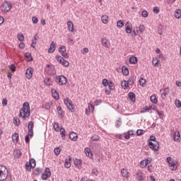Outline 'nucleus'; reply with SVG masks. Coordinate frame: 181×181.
<instances>
[{
  "instance_id": "obj_8",
  "label": "nucleus",
  "mask_w": 181,
  "mask_h": 181,
  "mask_svg": "<svg viewBox=\"0 0 181 181\" xmlns=\"http://www.w3.org/2000/svg\"><path fill=\"white\" fill-rule=\"evenodd\" d=\"M148 146L153 151H159V142L158 141H154V143H152V141H149Z\"/></svg>"
},
{
  "instance_id": "obj_15",
  "label": "nucleus",
  "mask_w": 181,
  "mask_h": 181,
  "mask_svg": "<svg viewBox=\"0 0 181 181\" xmlns=\"http://www.w3.org/2000/svg\"><path fill=\"white\" fill-rule=\"evenodd\" d=\"M121 173H122V176L123 177H129V173H128V170L122 168L121 170Z\"/></svg>"
},
{
  "instance_id": "obj_52",
  "label": "nucleus",
  "mask_w": 181,
  "mask_h": 181,
  "mask_svg": "<svg viewBox=\"0 0 181 181\" xmlns=\"http://www.w3.org/2000/svg\"><path fill=\"white\" fill-rule=\"evenodd\" d=\"M122 124V120H121V119H119L117 122V123L115 124V126L117 128H119V127H121V124Z\"/></svg>"
},
{
  "instance_id": "obj_62",
  "label": "nucleus",
  "mask_w": 181,
  "mask_h": 181,
  "mask_svg": "<svg viewBox=\"0 0 181 181\" xmlns=\"http://www.w3.org/2000/svg\"><path fill=\"white\" fill-rule=\"evenodd\" d=\"M153 11L156 13V15H158V13H159V7L158 6L154 7Z\"/></svg>"
},
{
  "instance_id": "obj_37",
  "label": "nucleus",
  "mask_w": 181,
  "mask_h": 181,
  "mask_svg": "<svg viewBox=\"0 0 181 181\" xmlns=\"http://www.w3.org/2000/svg\"><path fill=\"white\" fill-rule=\"evenodd\" d=\"M13 124H14V125L18 127L19 125V124H21V120L18 117H14L13 118Z\"/></svg>"
},
{
  "instance_id": "obj_30",
  "label": "nucleus",
  "mask_w": 181,
  "mask_h": 181,
  "mask_svg": "<svg viewBox=\"0 0 181 181\" xmlns=\"http://www.w3.org/2000/svg\"><path fill=\"white\" fill-rule=\"evenodd\" d=\"M42 172H43V169L37 168L35 170L34 174L35 175V176H39V175H40Z\"/></svg>"
},
{
  "instance_id": "obj_9",
  "label": "nucleus",
  "mask_w": 181,
  "mask_h": 181,
  "mask_svg": "<svg viewBox=\"0 0 181 181\" xmlns=\"http://www.w3.org/2000/svg\"><path fill=\"white\" fill-rule=\"evenodd\" d=\"M32 76H33V68L30 67L26 69L25 71V76L28 80L32 78Z\"/></svg>"
},
{
  "instance_id": "obj_35",
  "label": "nucleus",
  "mask_w": 181,
  "mask_h": 181,
  "mask_svg": "<svg viewBox=\"0 0 181 181\" xmlns=\"http://www.w3.org/2000/svg\"><path fill=\"white\" fill-rule=\"evenodd\" d=\"M153 64L155 67H158L159 64V59L158 58H153Z\"/></svg>"
},
{
  "instance_id": "obj_41",
  "label": "nucleus",
  "mask_w": 181,
  "mask_h": 181,
  "mask_svg": "<svg viewBox=\"0 0 181 181\" xmlns=\"http://www.w3.org/2000/svg\"><path fill=\"white\" fill-rule=\"evenodd\" d=\"M17 37L20 42H23V40H25V37L23 36V34H18Z\"/></svg>"
},
{
  "instance_id": "obj_47",
  "label": "nucleus",
  "mask_w": 181,
  "mask_h": 181,
  "mask_svg": "<svg viewBox=\"0 0 181 181\" xmlns=\"http://www.w3.org/2000/svg\"><path fill=\"white\" fill-rule=\"evenodd\" d=\"M74 165H76V166H80V165H81V160L76 158L74 160Z\"/></svg>"
},
{
  "instance_id": "obj_48",
  "label": "nucleus",
  "mask_w": 181,
  "mask_h": 181,
  "mask_svg": "<svg viewBox=\"0 0 181 181\" xmlns=\"http://www.w3.org/2000/svg\"><path fill=\"white\" fill-rule=\"evenodd\" d=\"M140 168L142 169H144V168H146V162H145L144 160L140 162Z\"/></svg>"
},
{
  "instance_id": "obj_5",
  "label": "nucleus",
  "mask_w": 181,
  "mask_h": 181,
  "mask_svg": "<svg viewBox=\"0 0 181 181\" xmlns=\"http://www.w3.org/2000/svg\"><path fill=\"white\" fill-rule=\"evenodd\" d=\"M56 83L59 84V86H64L67 83V78L61 75L56 78Z\"/></svg>"
},
{
  "instance_id": "obj_55",
  "label": "nucleus",
  "mask_w": 181,
  "mask_h": 181,
  "mask_svg": "<svg viewBox=\"0 0 181 181\" xmlns=\"http://www.w3.org/2000/svg\"><path fill=\"white\" fill-rule=\"evenodd\" d=\"M92 141H97L100 139V136L98 135H94L91 137Z\"/></svg>"
},
{
  "instance_id": "obj_16",
  "label": "nucleus",
  "mask_w": 181,
  "mask_h": 181,
  "mask_svg": "<svg viewBox=\"0 0 181 181\" xmlns=\"http://www.w3.org/2000/svg\"><path fill=\"white\" fill-rule=\"evenodd\" d=\"M129 62L131 64H136V63H138V59L136 58V57L134 56L130 57Z\"/></svg>"
},
{
  "instance_id": "obj_17",
  "label": "nucleus",
  "mask_w": 181,
  "mask_h": 181,
  "mask_svg": "<svg viewBox=\"0 0 181 181\" xmlns=\"http://www.w3.org/2000/svg\"><path fill=\"white\" fill-rule=\"evenodd\" d=\"M52 97H53V98H54V100H59V93H57V90H56L55 89H52Z\"/></svg>"
},
{
  "instance_id": "obj_38",
  "label": "nucleus",
  "mask_w": 181,
  "mask_h": 181,
  "mask_svg": "<svg viewBox=\"0 0 181 181\" xmlns=\"http://www.w3.org/2000/svg\"><path fill=\"white\" fill-rule=\"evenodd\" d=\"M146 83V79L144 78H141L139 79V84L140 86H141V87H144V86H145Z\"/></svg>"
},
{
  "instance_id": "obj_31",
  "label": "nucleus",
  "mask_w": 181,
  "mask_h": 181,
  "mask_svg": "<svg viewBox=\"0 0 181 181\" xmlns=\"http://www.w3.org/2000/svg\"><path fill=\"white\" fill-rule=\"evenodd\" d=\"M136 177L139 181H144V175L142 173H136Z\"/></svg>"
},
{
  "instance_id": "obj_59",
  "label": "nucleus",
  "mask_w": 181,
  "mask_h": 181,
  "mask_svg": "<svg viewBox=\"0 0 181 181\" xmlns=\"http://www.w3.org/2000/svg\"><path fill=\"white\" fill-rule=\"evenodd\" d=\"M10 70L12 71V73L16 71V66H15L13 64H11L10 66Z\"/></svg>"
},
{
  "instance_id": "obj_2",
  "label": "nucleus",
  "mask_w": 181,
  "mask_h": 181,
  "mask_svg": "<svg viewBox=\"0 0 181 181\" xmlns=\"http://www.w3.org/2000/svg\"><path fill=\"white\" fill-rule=\"evenodd\" d=\"M8 177V169L4 165H0V181H4Z\"/></svg>"
},
{
  "instance_id": "obj_7",
  "label": "nucleus",
  "mask_w": 181,
  "mask_h": 181,
  "mask_svg": "<svg viewBox=\"0 0 181 181\" xmlns=\"http://www.w3.org/2000/svg\"><path fill=\"white\" fill-rule=\"evenodd\" d=\"M52 176V173L50 172V168H46L45 170V173L42 175V180H47L48 177Z\"/></svg>"
},
{
  "instance_id": "obj_46",
  "label": "nucleus",
  "mask_w": 181,
  "mask_h": 181,
  "mask_svg": "<svg viewBox=\"0 0 181 181\" xmlns=\"http://www.w3.org/2000/svg\"><path fill=\"white\" fill-rule=\"evenodd\" d=\"M153 110V111H158V107H156V105H153L148 107V110Z\"/></svg>"
},
{
  "instance_id": "obj_25",
  "label": "nucleus",
  "mask_w": 181,
  "mask_h": 181,
  "mask_svg": "<svg viewBox=\"0 0 181 181\" xmlns=\"http://www.w3.org/2000/svg\"><path fill=\"white\" fill-rule=\"evenodd\" d=\"M135 81V78L134 76H131L128 80H127V84L128 86H132Z\"/></svg>"
},
{
  "instance_id": "obj_43",
  "label": "nucleus",
  "mask_w": 181,
  "mask_h": 181,
  "mask_svg": "<svg viewBox=\"0 0 181 181\" xmlns=\"http://www.w3.org/2000/svg\"><path fill=\"white\" fill-rule=\"evenodd\" d=\"M107 86L110 90H114L115 88V86H114V83H112V81H110Z\"/></svg>"
},
{
  "instance_id": "obj_21",
  "label": "nucleus",
  "mask_w": 181,
  "mask_h": 181,
  "mask_svg": "<svg viewBox=\"0 0 181 181\" xmlns=\"http://www.w3.org/2000/svg\"><path fill=\"white\" fill-rule=\"evenodd\" d=\"M173 139L174 141H179V139H180V133H179V132L174 133Z\"/></svg>"
},
{
  "instance_id": "obj_57",
  "label": "nucleus",
  "mask_w": 181,
  "mask_h": 181,
  "mask_svg": "<svg viewBox=\"0 0 181 181\" xmlns=\"http://www.w3.org/2000/svg\"><path fill=\"white\" fill-rule=\"evenodd\" d=\"M88 110H89V112H93V111H94V105L89 104Z\"/></svg>"
},
{
  "instance_id": "obj_3",
  "label": "nucleus",
  "mask_w": 181,
  "mask_h": 181,
  "mask_svg": "<svg viewBox=\"0 0 181 181\" xmlns=\"http://www.w3.org/2000/svg\"><path fill=\"white\" fill-rule=\"evenodd\" d=\"M64 103L71 112L74 111V105H73V101H71V100H70L69 98H66Z\"/></svg>"
},
{
  "instance_id": "obj_36",
  "label": "nucleus",
  "mask_w": 181,
  "mask_h": 181,
  "mask_svg": "<svg viewBox=\"0 0 181 181\" xmlns=\"http://www.w3.org/2000/svg\"><path fill=\"white\" fill-rule=\"evenodd\" d=\"M101 21H102L103 23H105V24L107 23H108V16H102Z\"/></svg>"
},
{
  "instance_id": "obj_26",
  "label": "nucleus",
  "mask_w": 181,
  "mask_h": 181,
  "mask_svg": "<svg viewBox=\"0 0 181 181\" xmlns=\"http://www.w3.org/2000/svg\"><path fill=\"white\" fill-rule=\"evenodd\" d=\"M175 18H176L177 19H180V18H181V11H180V9H177V10L175 11Z\"/></svg>"
},
{
  "instance_id": "obj_1",
  "label": "nucleus",
  "mask_w": 181,
  "mask_h": 181,
  "mask_svg": "<svg viewBox=\"0 0 181 181\" xmlns=\"http://www.w3.org/2000/svg\"><path fill=\"white\" fill-rule=\"evenodd\" d=\"M19 116L22 117L23 119L30 117V106L28 102L23 103V107L20 110Z\"/></svg>"
},
{
  "instance_id": "obj_10",
  "label": "nucleus",
  "mask_w": 181,
  "mask_h": 181,
  "mask_svg": "<svg viewBox=\"0 0 181 181\" xmlns=\"http://www.w3.org/2000/svg\"><path fill=\"white\" fill-rule=\"evenodd\" d=\"M45 72L47 73V74H49V76H52V74L54 73V67L47 65L45 67Z\"/></svg>"
},
{
  "instance_id": "obj_45",
  "label": "nucleus",
  "mask_w": 181,
  "mask_h": 181,
  "mask_svg": "<svg viewBox=\"0 0 181 181\" xmlns=\"http://www.w3.org/2000/svg\"><path fill=\"white\" fill-rule=\"evenodd\" d=\"M29 163H30V165H32L33 168H36V160H35V159L31 158Z\"/></svg>"
},
{
  "instance_id": "obj_33",
  "label": "nucleus",
  "mask_w": 181,
  "mask_h": 181,
  "mask_svg": "<svg viewBox=\"0 0 181 181\" xmlns=\"http://www.w3.org/2000/svg\"><path fill=\"white\" fill-rule=\"evenodd\" d=\"M150 100L153 104H158V99L156 95H151Z\"/></svg>"
},
{
  "instance_id": "obj_64",
  "label": "nucleus",
  "mask_w": 181,
  "mask_h": 181,
  "mask_svg": "<svg viewBox=\"0 0 181 181\" xmlns=\"http://www.w3.org/2000/svg\"><path fill=\"white\" fill-rule=\"evenodd\" d=\"M56 59L57 60V62H59V63H62V62H63V57H62L61 56H57L56 57Z\"/></svg>"
},
{
  "instance_id": "obj_4",
  "label": "nucleus",
  "mask_w": 181,
  "mask_h": 181,
  "mask_svg": "<svg viewBox=\"0 0 181 181\" xmlns=\"http://www.w3.org/2000/svg\"><path fill=\"white\" fill-rule=\"evenodd\" d=\"M11 8L12 4L9 1H4L1 6L2 12H9Z\"/></svg>"
},
{
  "instance_id": "obj_6",
  "label": "nucleus",
  "mask_w": 181,
  "mask_h": 181,
  "mask_svg": "<svg viewBox=\"0 0 181 181\" xmlns=\"http://www.w3.org/2000/svg\"><path fill=\"white\" fill-rule=\"evenodd\" d=\"M167 162L169 163L171 170H176L177 169V164L173 161V158L168 157Z\"/></svg>"
},
{
  "instance_id": "obj_56",
  "label": "nucleus",
  "mask_w": 181,
  "mask_h": 181,
  "mask_svg": "<svg viewBox=\"0 0 181 181\" xmlns=\"http://www.w3.org/2000/svg\"><path fill=\"white\" fill-rule=\"evenodd\" d=\"M141 16H142L143 18H148V11H143L141 12Z\"/></svg>"
},
{
  "instance_id": "obj_39",
  "label": "nucleus",
  "mask_w": 181,
  "mask_h": 181,
  "mask_svg": "<svg viewBox=\"0 0 181 181\" xmlns=\"http://www.w3.org/2000/svg\"><path fill=\"white\" fill-rule=\"evenodd\" d=\"M102 45L105 47H108V40H107V38H103L102 40Z\"/></svg>"
},
{
  "instance_id": "obj_24",
  "label": "nucleus",
  "mask_w": 181,
  "mask_h": 181,
  "mask_svg": "<svg viewBox=\"0 0 181 181\" xmlns=\"http://www.w3.org/2000/svg\"><path fill=\"white\" fill-rule=\"evenodd\" d=\"M57 111L58 115H59V117H60L61 118H63V109H62V107L58 106V107H57Z\"/></svg>"
},
{
  "instance_id": "obj_49",
  "label": "nucleus",
  "mask_w": 181,
  "mask_h": 181,
  "mask_svg": "<svg viewBox=\"0 0 181 181\" xmlns=\"http://www.w3.org/2000/svg\"><path fill=\"white\" fill-rule=\"evenodd\" d=\"M110 82H108V80L107 78H104L102 81V84L104 86V87H107L108 86Z\"/></svg>"
},
{
  "instance_id": "obj_23",
  "label": "nucleus",
  "mask_w": 181,
  "mask_h": 181,
  "mask_svg": "<svg viewBox=\"0 0 181 181\" xmlns=\"http://www.w3.org/2000/svg\"><path fill=\"white\" fill-rule=\"evenodd\" d=\"M14 156L16 158H21L22 156V151L21 150H14Z\"/></svg>"
},
{
  "instance_id": "obj_19",
  "label": "nucleus",
  "mask_w": 181,
  "mask_h": 181,
  "mask_svg": "<svg viewBox=\"0 0 181 181\" xmlns=\"http://www.w3.org/2000/svg\"><path fill=\"white\" fill-rule=\"evenodd\" d=\"M168 94H169V88H165L163 93L161 94L163 100L166 98V95H168Z\"/></svg>"
},
{
  "instance_id": "obj_58",
  "label": "nucleus",
  "mask_w": 181,
  "mask_h": 181,
  "mask_svg": "<svg viewBox=\"0 0 181 181\" xmlns=\"http://www.w3.org/2000/svg\"><path fill=\"white\" fill-rule=\"evenodd\" d=\"M64 166L66 168V169H69L71 166V163H70L69 161H66L64 163Z\"/></svg>"
},
{
  "instance_id": "obj_63",
  "label": "nucleus",
  "mask_w": 181,
  "mask_h": 181,
  "mask_svg": "<svg viewBox=\"0 0 181 181\" xmlns=\"http://www.w3.org/2000/svg\"><path fill=\"white\" fill-rule=\"evenodd\" d=\"M146 111H149V107L148 106H145L141 110V112L144 113V112H146Z\"/></svg>"
},
{
  "instance_id": "obj_50",
  "label": "nucleus",
  "mask_w": 181,
  "mask_h": 181,
  "mask_svg": "<svg viewBox=\"0 0 181 181\" xmlns=\"http://www.w3.org/2000/svg\"><path fill=\"white\" fill-rule=\"evenodd\" d=\"M33 127H34L33 122H30L28 124V129L32 130V129H33Z\"/></svg>"
},
{
  "instance_id": "obj_27",
  "label": "nucleus",
  "mask_w": 181,
  "mask_h": 181,
  "mask_svg": "<svg viewBox=\"0 0 181 181\" xmlns=\"http://www.w3.org/2000/svg\"><path fill=\"white\" fill-rule=\"evenodd\" d=\"M129 98L131 100V101L135 103V93L133 92L129 93Z\"/></svg>"
},
{
  "instance_id": "obj_51",
  "label": "nucleus",
  "mask_w": 181,
  "mask_h": 181,
  "mask_svg": "<svg viewBox=\"0 0 181 181\" xmlns=\"http://www.w3.org/2000/svg\"><path fill=\"white\" fill-rule=\"evenodd\" d=\"M60 151H61V150H60V148H59V147H56L54 150V152L55 155H57V156L60 155Z\"/></svg>"
},
{
  "instance_id": "obj_42",
  "label": "nucleus",
  "mask_w": 181,
  "mask_h": 181,
  "mask_svg": "<svg viewBox=\"0 0 181 181\" xmlns=\"http://www.w3.org/2000/svg\"><path fill=\"white\" fill-rule=\"evenodd\" d=\"M58 51L59 53H64L66 52V47L64 45L61 46V47L58 49Z\"/></svg>"
},
{
  "instance_id": "obj_29",
  "label": "nucleus",
  "mask_w": 181,
  "mask_h": 181,
  "mask_svg": "<svg viewBox=\"0 0 181 181\" xmlns=\"http://www.w3.org/2000/svg\"><path fill=\"white\" fill-rule=\"evenodd\" d=\"M122 72L124 76H128V74H129V70L124 66L122 67Z\"/></svg>"
},
{
  "instance_id": "obj_20",
  "label": "nucleus",
  "mask_w": 181,
  "mask_h": 181,
  "mask_svg": "<svg viewBox=\"0 0 181 181\" xmlns=\"http://www.w3.org/2000/svg\"><path fill=\"white\" fill-rule=\"evenodd\" d=\"M18 139H19V134L18 133H15L14 134L12 135L13 142L17 143Z\"/></svg>"
},
{
  "instance_id": "obj_53",
  "label": "nucleus",
  "mask_w": 181,
  "mask_h": 181,
  "mask_svg": "<svg viewBox=\"0 0 181 181\" xmlns=\"http://www.w3.org/2000/svg\"><path fill=\"white\" fill-rule=\"evenodd\" d=\"M175 105H176V107H177V108H180V107H181L180 100H175Z\"/></svg>"
},
{
  "instance_id": "obj_22",
  "label": "nucleus",
  "mask_w": 181,
  "mask_h": 181,
  "mask_svg": "<svg viewBox=\"0 0 181 181\" xmlns=\"http://www.w3.org/2000/svg\"><path fill=\"white\" fill-rule=\"evenodd\" d=\"M85 153H86V156L88 158H91V156H93V153L88 148H85Z\"/></svg>"
},
{
  "instance_id": "obj_18",
  "label": "nucleus",
  "mask_w": 181,
  "mask_h": 181,
  "mask_svg": "<svg viewBox=\"0 0 181 181\" xmlns=\"http://www.w3.org/2000/svg\"><path fill=\"white\" fill-rule=\"evenodd\" d=\"M25 57L27 59V62H32L33 60V58L32 57V54L29 52H26L25 54Z\"/></svg>"
},
{
  "instance_id": "obj_32",
  "label": "nucleus",
  "mask_w": 181,
  "mask_h": 181,
  "mask_svg": "<svg viewBox=\"0 0 181 181\" xmlns=\"http://www.w3.org/2000/svg\"><path fill=\"white\" fill-rule=\"evenodd\" d=\"M33 168V167L32 164H30V162L26 163V164H25L26 170H28V172H30V170H32Z\"/></svg>"
},
{
  "instance_id": "obj_14",
  "label": "nucleus",
  "mask_w": 181,
  "mask_h": 181,
  "mask_svg": "<svg viewBox=\"0 0 181 181\" xmlns=\"http://www.w3.org/2000/svg\"><path fill=\"white\" fill-rule=\"evenodd\" d=\"M68 29L72 33H74V25H73V23L71 21L67 22Z\"/></svg>"
},
{
  "instance_id": "obj_60",
  "label": "nucleus",
  "mask_w": 181,
  "mask_h": 181,
  "mask_svg": "<svg viewBox=\"0 0 181 181\" xmlns=\"http://www.w3.org/2000/svg\"><path fill=\"white\" fill-rule=\"evenodd\" d=\"M117 25L118 28H122V26H124V23L122 21H118Z\"/></svg>"
},
{
  "instance_id": "obj_61",
  "label": "nucleus",
  "mask_w": 181,
  "mask_h": 181,
  "mask_svg": "<svg viewBox=\"0 0 181 181\" xmlns=\"http://www.w3.org/2000/svg\"><path fill=\"white\" fill-rule=\"evenodd\" d=\"M92 173L93 175H94L95 176H98V170H97V168H93L92 170Z\"/></svg>"
},
{
  "instance_id": "obj_12",
  "label": "nucleus",
  "mask_w": 181,
  "mask_h": 181,
  "mask_svg": "<svg viewBox=\"0 0 181 181\" xmlns=\"http://www.w3.org/2000/svg\"><path fill=\"white\" fill-rule=\"evenodd\" d=\"M56 50V42H52L48 49V53H53Z\"/></svg>"
},
{
  "instance_id": "obj_44",
  "label": "nucleus",
  "mask_w": 181,
  "mask_h": 181,
  "mask_svg": "<svg viewBox=\"0 0 181 181\" xmlns=\"http://www.w3.org/2000/svg\"><path fill=\"white\" fill-rule=\"evenodd\" d=\"M144 132H145L142 129H138L136 134L137 136H141V135H144Z\"/></svg>"
},
{
  "instance_id": "obj_11",
  "label": "nucleus",
  "mask_w": 181,
  "mask_h": 181,
  "mask_svg": "<svg viewBox=\"0 0 181 181\" xmlns=\"http://www.w3.org/2000/svg\"><path fill=\"white\" fill-rule=\"evenodd\" d=\"M125 28H126V33L129 34L132 33V24L129 22H127L125 24Z\"/></svg>"
},
{
  "instance_id": "obj_34",
  "label": "nucleus",
  "mask_w": 181,
  "mask_h": 181,
  "mask_svg": "<svg viewBox=\"0 0 181 181\" xmlns=\"http://www.w3.org/2000/svg\"><path fill=\"white\" fill-rule=\"evenodd\" d=\"M121 86L123 88H128L129 86L128 85V82L127 81H123L121 82Z\"/></svg>"
},
{
  "instance_id": "obj_54",
  "label": "nucleus",
  "mask_w": 181,
  "mask_h": 181,
  "mask_svg": "<svg viewBox=\"0 0 181 181\" xmlns=\"http://www.w3.org/2000/svg\"><path fill=\"white\" fill-rule=\"evenodd\" d=\"M44 82L46 84V86H50L51 81L49 78H45Z\"/></svg>"
},
{
  "instance_id": "obj_28",
  "label": "nucleus",
  "mask_w": 181,
  "mask_h": 181,
  "mask_svg": "<svg viewBox=\"0 0 181 181\" xmlns=\"http://www.w3.org/2000/svg\"><path fill=\"white\" fill-rule=\"evenodd\" d=\"M60 134L62 139H64V138L66 137V130L64 129V128H60Z\"/></svg>"
},
{
  "instance_id": "obj_13",
  "label": "nucleus",
  "mask_w": 181,
  "mask_h": 181,
  "mask_svg": "<svg viewBox=\"0 0 181 181\" xmlns=\"http://www.w3.org/2000/svg\"><path fill=\"white\" fill-rule=\"evenodd\" d=\"M69 138L71 141H76L78 139V136H77V134L76 132H71L69 134Z\"/></svg>"
},
{
  "instance_id": "obj_40",
  "label": "nucleus",
  "mask_w": 181,
  "mask_h": 181,
  "mask_svg": "<svg viewBox=\"0 0 181 181\" xmlns=\"http://www.w3.org/2000/svg\"><path fill=\"white\" fill-rule=\"evenodd\" d=\"M61 64H62V66H64V67H69V64H70V63H69V62L67 60H65L64 59L62 60V62H61Z\"/></svg>"
}]
</instances>
